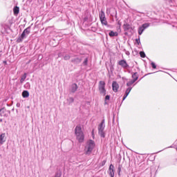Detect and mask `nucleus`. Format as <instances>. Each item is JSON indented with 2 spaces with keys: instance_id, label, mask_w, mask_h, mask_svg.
<instances>
[{
  "instance_id": "12",
  "label": "nucleus",
  "mask_w": 177,
  "mask_h": 177,
  "mask_svg": "<svg viewBox=\"0 0 177 177\" xmlns=\"http://www.w3.org/2000/svg\"><path fill=\"white\" fill-rule=\"evenodd\" d=\"M109 35L110 37H117L118 35V32H113V31H111L109 33Z\"/></svg>"
},
{
  "instance_id": "19",
  "label": "nucleus",
  "mask_w": 177,
  "mask_h": 177,
  "mask_svg": "<svg viewBox=\"0 0 177 177\" xmlns=\"http://www.w3.org/2000/svg\"><path fill=\"white\" fill-rule=\"evenodd\" d=\"M149 26L150 24H144L141 26L142 27L143 30H146V28H149Z\"/></svg>"
},
{
  "instance_id": "8",
  "label": "nucleus",
  "mask_w": 177,
  "mask_h": 177,
  "mask_svg": "<svg viewBox=\"0 0 177 177\" xmlns=\"http://www.w3.org/2000/svg\"><path fill=\"white\" fill-rule=\"evenodd\" d=\"M6 142V134L2 133L0 135V145H3Z\"/></svg>"
},
{
  "instance_id": "14",
  "label": "nucleus",
  "mask_w": 177,
  "mask_h": 177,
  "mask_svg": "<svg viewBox=\"0 0 177 177\" xmlns=\"http://www.w3.org/2000/svg\"><path fill=\"white\" fill-rule=\"evenodd\" d=\"M28 34H30V30L26 29L22 32L21 35H22V37H26V35H28Z\"/></svg>"
},
{
  "instance_id": "5",
  "label": "nucleus",
  "mask_w": 177,
  "mask_h": 177,
  "mask_svg": "<svg viewBox=\"0 0 177 177\" xmlns=\"http://www.w3.org/2000/svg\"><path fill=\"white\" fill-rule=\"evenodd\" d=\"M100 19L102 24H104V26H107V21H106V17L104 16V12H102L100 15Z\"/></svg>"
},
{
  "instance_id": "28",
  "label": "nucleus",
  "mask_w": 177,
  "mask_h": 177,
  "mask_svg": "<svg viewBox=\"0 0 177 177\" xmlns=\"http://www.w3.org/2000/svg\"><path fill=\"white\" fill-rule=\"evenodd\" d=\"M118 24H119V26H121V23L120 22H118Z\"/></svg>"
},
{
  "instance_id": "6",
  "label": "nucleus",
  "mask_w": 177,
  "mask_h": 177,
  "mask_svg": "<svg viewBox=\"0 0 177 177\" xmlns=\"http://www.w3.org/2000/svg\"><path fill=\"white\" fill-rule=\"evenodd\" d=\"M119 88H120V85H118L116 82H113L112 83V89L113 92H115V93L118 92Z\"/></svg>"
},
{
  "instance_id": "25",
  "label": "nucleus",
  "mask_w": 177,
  "mask_h": 177,
  "mask_svg": "<svg viewBox=\"0 0 177 177\" xmlns=\"http://www.w3.org/2000/svg\"><path fill=\"white\" fill-rule=\"evenodd\" d=\"M136 77H137V80H138V75H136V73H134L133 75V78H134L133 80H135V78H136Z\"/></svg>"
},
{
  "instance_id": "3",
  "label": "nucleus",
  "mask_w": 177,
  "mask_h": 177,
  "mask_svg": "<svg viewBox=\"0 0 177 177\" xmlns=\"http://www.w3.org/2000/svg\"><path fill=\"white\" fill-rule=\"evenodd\" d=\"M99 92L103 96L106 95V82L100 81L98 86Z\"/></svg>"
},
{
  "instance_id": "17",
  "label": "nucleus",
  "mask_w": 177,
  "mask_h": 177,
  "mask_svg": "<svg viewBox=\"0 0 177 177\" xmlns=\"http://www.w3.org/2000/svg\"><path fill=\"white\" fill-rule=\"evenodd\" d=\"M145 29H143V27L142 26H140L138 29V34L139 35H142V34H143V30Z\"/></svg>"
},
{
  "instance_id": "24",
  "label": "nucleus",
  "mask_w": 177,
  "mask_h": 177,
  "mask_svg": "<svg viewBox=\"0 0 177 177\" xmlns=\"http://www.w3.org/2000/svg\"><path fill=\"white\" fill-rule=\"evenodd\" d=\"M151 64L153 68H156V64H154V62H151Z\"/></svg>"
},
{
  "instance_id": "22",
  "label": "nucleus",
  "mask_w": 177,
  "mask_h": 177,
  "mask_svg": "<svg viewBox=\"0 0 177 177\" xmlns=\"http://www.w3.org/2000/svg\"><path fill=\"white\" fill-rule=\"evenodd\" d=\"M140 57H145V56H146V54H145L144 52H140Z\"/></svg>"
},
{
  "instance_id": "1",
  "label": "nucleus",
  "mask_w": 177,
  "mask_h": 177,
  "mask_svg": "<svg viewBox=\"0 0 177 177\" xmlns=\"http://www.w3.org/2000/svg\"><path fill=\"white\" fill-rule=\"evenodd\" d=\"M75 136L76 140L79 143H82L85 139V135L82 131V127L81 125H77L75 128Z\"/></svg>"
},
{
  "instance_id": "7",
  "label": "nucleus",
  "mask_w": 177,
  "mask_h": 177,
  "mask_svg": "<svg viewBox=\"0 0 177 177\" xmlns=\"http://www.w3.org/2000/svg\"><path fill=\"white\" fill-rule=\"evenodd\" d=\"M119 66H121L123 68H128L129 66L128 64L127 63V61L125 60H120L118 62Z\"/></svg>"
},
{
  "instance_id": "26",
  "label": "nucleus",
  "mask_w": 177,
  "mask_h": 177,
  "mask_svg": "<svg viewBox=\"0 0 177 177\" xmlns=\"http://www.w3.org/2000/svg\"><path fill=\"white\" fill-rule=\"evenodd\" d=\"M105 100H110V95H106V96L105 97Z\"/></svg>"
},
{
  "instance_id": "9",
  "label": "nucleus",
  "mask_w": 177,
  "mask_h": 177,
  "mask_svg": "<svg viewBox=\"0 0 177 177\" xmlns=\"http://www.w3.org/2000/svg\"><path fill=\"white\" fill-rule=\"evenodd\" d=\"M109 174L111 177H114V165H111L109 166Z\"/></svg>"
},
{
  "instance_id": "11",
  "label": "nucleus",
  "mask_w": 177,
  "mask_h": 177,
  "mask_svg": "<svg viewBox=\"0 0 177 177\" xmlns=\"http://www.w3.org/2000/svg\"><path fill=\"white\" fill-rule=\"evenodd\" d=\"M30 96V93L28 91H24L22 92V97L26 98Z\"/></svg>"
},
{
  "instance_id": "2",
  "label": "nucleus",
  "mask_w": 177,
  "mask_h": 177,
  "mask_svg": "<svg viewBox=\"0 0 177 177\" xmlns=\"http://www.w3.org/2000/svg\"><path fill=\"white\" fill-rule=\"evenodd\" d=\"M95 146H96L95 141L92 140L87 141L84 149L85 154H91L92 151H93V149H95Z\"/></svg>"
},
{
  "instance_id": "16",
  "label": "nucleus",
  "mask_w": 177,
  "mask_h": 177,
  "mask_svg": "<svg viewBox=\"0 0 177 177\" xmlns=\"http://www.w3.org/2000/svg\"><path fill=\"white\" fill-rule=\"evenodd\" d=\"M26 78H27V75L24 74V75L21 76L20 82L21 84H23L24 81H26Z\"/></svg>"
},
{
  "instance_id": "13",
  "label": "nucleus",
  "mask_w": 177,
  "mask_h": 177,
  "mask_svg": "<svg viewBox=\"0 0 177 177\" xmlns=\"http://www.w3.org/2000/svg\"><path fill=\"white\" fill-rule=\"evenodd\" d=\"M13 12H14V15H19V12H20V9L19 8V7H15L13 9Z\"/></svg>"
},
{
  "instance_id": "18",
  "label": "nucleus",
  "mask_w": 177,
  "mask_h": 177,
  "mask_svg": "<svg viewBox=\"0 0 177 177\" xmlns=\"http://www.w3.org/2000/svg\"><path fill=\"white\" fill-rule=\"evenodd\" d=\"M24 36H23V35H21V37H19L17 39V42L19 43L23 41V39H24Z\"/></svg>"
},
{
  "instance_id": "27",
  "label": "nucleus",
  "mask_w": 177,
  "mask_h": 177,
  "mask_svg": "<svg viewBox=\"0 0 177 177\" xmlns=\"http://www.w3.org/2000/svg\"><path fill=\"white\" fill-rule=\"evenodd\" d=\"M17 107H20V104H17Z\"/></svg>"
},
{
  "instance_id": "20",
  "label": "nucleus",
  "mask_w": 177,
  "mask_h": 177,
  "mask_svg": "<svg viewBox=\"0 0 177 177\" xmlns=\"http://www.w3.org/2000/svg\"><path fill=\"white\" fill-rule=\"evenodd\" d=\"M123 27H124V30H129V24H124Z\"/></svg>"
},
{
  "instance_id": "10",
  "label": "nucleus",
  "mask_w": 177,
  "mask_h": 177,
  "mask_svg": "<svg viewBox=\"0 0 177 177\" xmlns=\"http://www.w3.org/2000/svg\"><path fill=\"white\" fill-rule=\"evenodd\" d=\"M131 91H132V87H129L126 91H125V94L123 97V100H125V99H127V97H128V95H129V93H131Z\"/></svg>"
},
{
  "instance_id": "4",
  "label": "nucleus",
  "mask_w": 177,
  "mask_h": 177,
  "mask_svg": "<svg viewBox=\"0 0 177 177\" xmlns=\"http://www.w3.org/2000/svg\"><path fill=\"white\" fill-rule=\"evenodd\" d=\"M98 133L101 138H104L106 136L104 133V123H101L98 127Z\"/></svg>"
},
{
  "instance_id": "15",
  "label": "nucleus",
  "mask_w": 177,
  "mask_h": 177,
  "mask_svg": "<svg viewBox=\"0 0 177 177\" xmlns=\"http://www.w3.org/2000/svg\"><path fill=\"white\" fill-rule=\"evenodd\" d=\"M137 80H138V77L133 79V80L129 81V82H127V85L128 86H131V85H132V84H133Z\"/></svg>"
},
{
  "instance_id": "21",
  "label": "nucleus",
  "mask_w": 177,
  "mask_h": 177,
  "mask_svg": "<svg viewBox=\"0 0 177 177\" xmlns=\"http://www.w3.org/2000/svg\"><path fill=\"white\" fill-rule=\"evenodd\" d=\"M73 89L72 90L73 92H75V91H77V84H73Z\"/></svg>"
},
{
  "instance_id": "23",
  "label": "nucleus",
  "mask_w": 177,
  "mask_h": 177,
  "mask_svg": "<svg viewBox=\"0 0 177 177\" xmlns=\"http://www.w3.org/2000/svg\"><path fill=\"white\" fill-rule=\"evenodd\" d=\"M3 113H5V109L0 110V115H3Z\"/></svg>"
}]
</instances>
